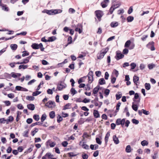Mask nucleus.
I'll return each instance as SVG.
<instances>
[{
	"label": "nucleus",
	"mask_w": 159,
	"mask_h": 159,
	"mask_svg": "<svg viewBox=\"0 0 159 159\" xmlns=\"http://www.w3.org/2000/svg\"><path fill=\"white\" fill-rule=\"evenodd\" d=\"M62 11L61 9H55L45 10L43 11V13H46L49 15H53L61 12Z\"/></svg>",
	"instance_id": "nucleus-1"
},
{
	"label": "nucleus",
	"mask_w": 159,
	"mask_h": 159,
	"mask_svg": "<svg viewBox=\"0 0 159 159\" xmlns=\"http://www.w3.org/2000/svg\"><path fill=\"white\" fill-rule=\"evenodd\" d=\"M108 48H106L102 50L101 51L100 53L98 55V59H100L103 58L105 54L108 52Z\"/></svg>",
	"instance_id": "nucleus-2"
},
{
	"label": "nucleus",
	"mask_w": 159,
	"mask_h": 159,
	"mask_svg": "<svg viewBox=\"0 0 159 159\" xmlns=\"http://www.w3.org/2000/svg\"><path fill=\"white\" fill-rule=\"evenodd\" d=\"M45 106L49 108L52 109L55 106V103L54 102L50 100L45 104Z\"/></svg>",
	"instance_id": "nucleus-3"
},
{
	"label": "nucleus",
	"mask_w": 159,
	"mask_h": 159,
	"mask_svg": "<svg viewBox=\"0 0 159 159\" xmlns=\"http://www.w3.org/2000/svg\"><path fill=\"white\" fill-rule=\"evenodd\" d=\"M66 86V85L65 83L63 82H61L58 84L57 88L59 91H61L65 88Z\"/></svg>",
	"instance_id": "nucleus-4"
},
{
	"label": "nucleus",
	"mask_w": 159,
	"mask_h": 159,
	"mask_svg": "<svg viewBox=\"0 0 159 159\" xmlns=\"http://www.w3.org/2000/svg\"><path fill=\"white\" fill-rule=\"evenodd\" d=\"M93 73L92 71H90L88 75V82L89 83H91L93 80Z\"/></svg>",
	"instance_id": "nucleus-5"
},
{
	"label": "nucleus",
	"mask_w": 159,
	"mask_h": 159,
	"mask_svg": "<svg viewBox=\"0 0 159 159\" xmlns=\"http://www.w3.org/2000/svg\"><path fill=\"white\" fill-rule=\"evenodd\" d=\"M95 13L97 18L100 21L101 18L103 15L102 11L100 10H98L95 11Z\"/></svg>",
	"instance_id": "nucleus-6"
},
{
	"label": "nucleus",
	"mask_w": 159,
	"mask_h": 159,
	"mask_svg": "<svg viewBox=\"0 0 159 159\" xmlns=\"http://www.w3.org/2000/svg\"><path fill=\"white\" fill-rule=\"evenodd\" d=\"M133 100L136 103H139L140 102V98H139L138 93H136L134 94V96L133 98Z\"/></svg>",
	"instance_id": "nucleus-7"
},
{
	"label": "nucleus",
	"mask_w": 159,
	"mask_h": 159,
	"mask_svg": "<svg viewBox=\"0 0 159 159\" xmlns=\"http://www.w3.org/2000/svg\"><path fill=\"white\" fill-rule=\"evenodd\" d=\"M124 57V55L120 52H116V55L115 57V58L117 60H118L123 58Z\"/></svg>",
	"instance_id": "nucleus-8"
},
{
	"label": "nucleus",
	"mask_w": 159,
	"mask_h": 159,
	"mask_svg": "<svg viewBox=\"0 0 159 159\" xmlns=\"http://www.w3.org/2000/svg\"><path fill=\"white\" fill-rule=\"evenodd\" d=\"M120 5V4H118L116 5H114L113 6H112L110 9V12L111 14L115 9L118 7Z\"/></svg>",
	"instance_id": "nucleus-9"
},
{
	"label": "nucleus",
	"mask_w": 159,
	"mask_h": 159,
	"mask_svg": "<svg viewBox=\"0 0 159 159\" xmlns=\"http://www.w3.org/2000/svg\"><path fill=\"white\" fill-rule=\"evenodd\" d=\"M28 108L31 111L34 110L35 109V106L34 104H30L27 105Z\"/></svg>",
	"instance_id": "nucleus-10"
},
{
	"label": "nucleus",
	"mask_w": 159,
	"mask_h": 159,
	"mask_svg": "<svg viewBox=\"0 0 159 159\" xmlns=\"http://www.w3.org/2000/svg\"><path fill=\"white\" fill-rule=\"evenodd\" d=\"M31 56H29L26 59L23 60V61L21 62L22 64H25L29 62V60L31 58Z\"/></svg>",
	"instance_id": "nucleus-11"
},
{
	"label": "nucleus",
	"mask_w": 159,
	"mask_h": 159,
	"mask_svg": "<svg viewBox=\"0 0 159 159\" xmlns=\"http://www.w3.org/2000/svg\"><path fill=\"white\" fill-rule=\"evenodd\" d=\"M113 139L114 143L116 144H117L119 143V141L116 135H114L113 136Z\"/></svg>",
	"instance_id": "nucleus-12"
},
{
	"label": "nucleus",
	"mask_w": 159,
	"mask_h": 159,
	"mask_svg": "<svg viewBox=\"0 0 159 159\" xmlns=\"http://www.w3.org/2000/svg\"><path fill=\"white\" fill-rule=\"evenodd\" d=\"M11 75L12 77L14 78H16L17 77H20L21 76V74L19 73H15L14 72H12L11 73Z\"/></svg>",
	"instance_id": "nucleus-13"
},
{
	"label": "nucleus",
	"mask_w": 159,
	"mask_h": 159,
	"mask_svg": "<svg viewBox=\"0 0 159 159\" xmlns=\"http://www.w3.org/2000/svg\"><path fill=\"white\" fill-rule=\"evenodd\" d=\"M100 87L98 85L97 86L93 89V93L94 94H96L98 93L99 90L100 89Z\"/></svg>",
	"instance_id": "nucleus-14"
},
{
	"label": "nucleus",
	"mask_w": 159,
	"mask_h": 159,
	"mask_svg": "<svg viewBox=\"0 0 159 159\" xmlns=\"http://www.w3.org/2000/svg\"><path fill=\"white\" fill-rule=\"evenodd\" d=\"M94 116L95 118H98L100 117V115L98 111L94 110L93 113Z\"/></svg>",
	"instance_id": "nucleus-15"
},
{
	"label": "nucleus",
	"mask_w": 159,
	"mask_h": 159,
	"mask_svg": "<svg viewBox=\"0 0 159 159\" xmlns=\"http://www.w3.org/2000/svg\"><path fill=\"white\" fill-rule=\"evenodd\" d=\"M139 80V77L138 76L135 75L133 77V81L135 84H137V83H138Z\"/></svg>",
	"instance_id": "nucleus-16"
},
{
	"label": "nucleus",
	"mask_w": 159,
	"mask_h": 159,
	"mask_svg": "<svg viewBox=\"0 0 159 159\" xmlns=\"http://www.w3.org/2000/svg\"><path fill=\"white\" fill-rule=\"evenodd\" d=\"M2 7V9L3 10L5 11H8L9 10V8L7 7V5H6L2 4L1 5Z\"/></svg>",
	"instance_id": "nucleus-17"
},
{
	"label": "nucleus",
	"mask_w": 159,
	"mask_h": 159,
	"mask_svg": "<svg viewBox=\"0 0 159 159\" xmlns=\"http://www.w3.org/2000/svg\"><path fill=\"white\" fill-rule=\"evenodd\" d=\"M110 25L111 27L114 28L118 25V23L117 22H112L111 23Z\"/></svg>",
	"instance_id": "nucleus-18"
},
{
	"label": "nucleus",
	"mask_w": 159,
	"mask_h": 159,
	"mask_svg": "<svg viewBox=\"0 0 159 159\" xmlns=\"http://www.w3.org/2000/svg\"><path fill=\"white\" fill-rule=\"evenodd\" d=\"M132 149L130 145H127L125 148V151L127 153H129L131 152Z\"/></svg>",
	"instance_id": "nucleus-19"
},
{
	"label": "nucleus",
	"mask_w": 159,
	"mask_h": 159,
	"mask_svg": "<svg viewBox=\"0 0 159 159\" xmlns=\"http://www.w3.org/2000/svg\"><path fill=\"white\" fill-rule=\"evenodd\" d=\"M71 108V104L68 103L65 105L63 109V110H66V109H70Z\"/></svg>",
	"instance_id": "nucleus-20"
},
{
	"label": "nucleus",
	"mask_w": 159,
	"mask_h": 159,
	"mask_svg": "<svg viewBox=\"0 0 159 159\" xmlns=\"http://www.w3.org/2000/svg\"><path fill=\"white\" fill-rule=\"evenodd\" d=\"M31 47L34 49H39L38 44L36 43L33 44L31 45Z\"/></svg>",
	"instance_id": "nucleus-21"
},
{
	"label": "nucleus",
	"mask_w": 159,
	"mask_h": 159,
	"mask_svg": "<svg viewBox=\"0 0 159 159\" xmlns=\"http://www.w3.org/2000/svg\"><path fill=\"white\" fill-rule=\"evenodd\" d=\"M49 116L51 118L53 119V118L55 116V113L54 111H52L50 112L49 114Z\"/></svg>",
	"instance_id": "nucleus-22"
},
{
	"label": "nucleus",
	"mask_w": 159,
	"mask_h": 159,
	"mask_svg": "<svg viewBox=\"0 0 159 159\" xmlns=\"http://www.w3.org/2000/svg\"><path fill=\"white\" fill-rule=\"evenodd\" d=\"M110 135V133L109 132H107L106 134L105 138V143H107V142Z\"/></svg>",
	"instance_id": "nucleus-23"
},
{
	"label": "nucleus",
	"mask_w": 159,
	"mask_h": 159,
	"mask_svg": "<svg viewBox=\"0 0 159 159\" xmlns=\"http://www.w3.org/2000/svg\"><path fill=\"white\" fill-rule=\"evenodd\" d=\"M133 109L135 111H137L138 110V106L136 104H134V102L132 103V106Z\"/></svg>",
	"instance_id": "nucleus-24"
},
{
	"label": "nucleus",
	"mask_w": 159,
	"mask_h": 159,
	"mask_svg": "<svg viewBox=\"0 0 159 159\" xmlns=\"http://www.w3.org/2000/svg\"><path fill=\"white\" fill-rule=\"evenodd\" d=\"M141 144L143 146H147L148 143L147 141L144 140L141 142Z\"/></svg>",
	"instance_id": "nucleus-25"
},
{
	"label": "nucleus",
	"mask_w": 159,
	"mask_h": 159,
	"mask_svg": "<svg viewBox=\"0 0 159 159\" xmlns=\"http://www.w3.org/2000/svg\"><path fill=\"white\" fill-rule=\"evenodd\" d=\"M82 147L83 148L86 149H89V146L87 144H85L84 142H83L82 145Z\"/></svg>",
	"instance_id": "nucleus-26"
},
{
	"label": "nucleus",
	"mask_w": 159,
	"mask_h": 159,
	"mask_svg": "<svg viewBox=\"0 0 159 159\" xmlns=\"http://www.w3.org/2000/svg\"><path fill=\"white\" fill-rule=\"evenodd\" d=\"M28 67V66L27 65H20L19 66V68H18L20 70L22 68L23 69H25L27 68Z\"/></svg>",
	"instance_id": "nucleus-27"
},
{
	"label": "nucleus",
	"mask_w": 159,
	"mask_h": 159,
	"mask_svg": "<svg viewBox=\"0 0 159 159\" xmlns=\"http://www.w3.org/2000/svg\"><path fill=\"white\" fill-rule=\"evenodd\" d=\"M131 43V41L130 40L127 41L125 43V47L126 48H128L129 46Z\"/></svg>",
	"instance_id": "nucleus-28"
},
{
	"label": "nucleus",
	"mask_w": 159,
	"mask_h": 159,
	"mask_svg": "<svg viewBox=\"0 0 159 159\" xmlns=\"http://www.w3.org/2000/svg\"><path fill=\"white\" fill-rule=\"evenodd\" d=\"M99 83L100 84H105V81L103 78H101L99 79Z\"/></svg>",
	"instance_id": "nucleus-29"
},
{
	"label": "nucleus",
	"mask_w": 159,
	"mask_h": 159,
	"mask_svg": "<svg viewBox=\"0 0 159 159\" xmlns=\"http://www.w3.org/2000/svg\"><path fill=\"white\" fill-rule=\"evenodd\" d=\"M145 87L146 89L148 90L150 89L151 86L149 84L146 83L145 84Z\"/></svg>",
	"instance_id": "nucleus-30"
},
{
	"label": "nucleus",
	"mask_w": 159,
	"mask_h": 159,
	"mask_svg": "<svg viewBox=\"0 0 159 159\" xmlns=\"http://www.w3.org/2000/svg\"><path fill=\"white\" fill-rule=\"evenodd\" d=\"M67 155L69 157H70L75 156L77 155L76 154L73 152H69L67 153Z\"/></svg>",
	"instance_id": "nucleus-31"
},
{
	"label": "nucleus",
	"mask_w": 159,
	"mask_h": 159,
	"mask_svg": "<svg viewBox=\"0 0 159 159\" xmlns=\"http://www.w3.org/2000/svg\"><path fill=\"white\" fill-rule=\"evenodd\" d=\"M17 47V46L16 44H12L11 45V49L13 50H16Z\"/></svg>",
	"instance_id": "nucleus-32"
},
{
	"label": "nucleus",
	"mask_w": 159,
	"mask_h": 159,
	"mask_svg": "<svg viewBox=\"0 0 159 159\" xmlns=\"http://www.w3.org/2000/svg\"><path fill=\"white\" fill-rule=\"evenodd\" d=\"M46 116H47L46 114H43L42 115V116L41 118V122L42 123V122L44 121V120L46 119Z\"/></svg>",
	"instance_id": "nucleus-33"
},
{
	"label": "nucleus",
	"mask_w": 159,
	"mask_h": 159,
	"mask_svg": "<svg viewBox=\"0 0 159 159\" xmlns=\"http://www.w3.org/2000/svg\"><path fill=\"white\" fill-rule=\"evenodd\" d=\"M26 99L30 101H33L34 99V98L33 96H27L26 97Z\"/></svg>",
	"instance_id": "nucleus-34"
},
{
	"label": "nucleus",
	"mask_w": 159,
	"mask_h": 159,
	"mask_svg": "<svg viewBox=\"0 0 159 159\" xmlns=\"http://www.w3.org/2000/svg\"><path fill=\"white\" fill-rule=\"evenodd\" d=\"M43 123L40 122H36L35 123L32 124L31 125V126L33 127L35 125H41Z\"/></svg>",
	"instance_id": "nucleus-35"
},
{
	"label": "nucleus",
	"mask_w": 159,
	"mask_h": 159,
	"mask_svg": "<svg viewBox=\"0 0 159 159\" xmlns=\"http://www.w3.org/2000/svg\"><path fill=\"white\" fill-rule=\"evenodd\" d=\"M134 20V17L132 16H129L127 17V20L128 22H130Z\"/></svg>",
	"instance_id": "nucleus-36"
},
{
	"label": "nucleus",
	"mask_w": 159,
	"mask_h": 159,
	"mask_svg": "<svg viewBox=\"0 0 159 159\" xmlns=\"http://www.w3.org/2000/svg\"><path fill=\"white\" fill-rule=\"evenodd\" d=\"M46 156L49 158H52L53 157V155L50 152L47 153L46 154Z\"/></svg>",
	"instance_id": "nucleus-37"
},
{
	"label": "nucleus",
	"mask_w": 159,
	"mask_h": 159,
	"mask_svg": "<svg viewBox=\"0 0 159 159\" xmlns=\"http://www.w3.org/2000/svg\"><path fill=\"white\" fill-rule=\"evenodd\" d=\"M56 39V38L54 36H52L48 38V42H52L54 41Z\"/></svg>",
	"instance_id": "nucleus-38"
},
{
	"label": "nucleus",
	"mask_w": 159,
	"mask_h": 159,
	"mask_svg": "<svg viewBox=\"0 0 159 159\" xmlns=\"http://www.w3.org/2000/svg\"><path fill=\"white\" fill-rule=\"evenodd\" d=\"M38 131V129L37 128H35L34 130L31 132V134L32 136H34L35 134L37 133Z\"/></svg>",
	"instance_id": "nucleus-39"
},
{
	"label": "nucleus",
	"mask_w": 159,
	"mask_h": 159,
	"mask_svg": "<svg viewBox=\"0 0 159 159\" xmlns=\"http://www.w3.org/2000/svg\"><path fill=\"white\" fill-rule=\"evenodd\" d=\"M70 91L71 93V94L73 95H74L75 94L77 93V91L74 88H71L70 90Z\"/></svg>",
	"instance_id": "nucleus-40"
},
{
	"label": "nucleus",
	"mask_w": 159,
	"mask_h": 159,
	"mask_svg": "<svg viewBox=\"0 0 159 159\" xmlns=\"http://www.w3.org/2000/svg\"><path fill=\"white\" fill-rule=\"evenodd\" d=\"M120 93H118L116 94V99L117 100L119 99L122 97L121 94H120Z\"/></svg>",
	"instance_id": "nucleus-41"
},
{
	"label": "nucleus",
	"mask_w": 159,
	"mask_h": 159,
	"mask_svg": "<svg viewBox=\"0 0 159 159\" xmlns=\"http://www.w3.org/2000/svg\"><path fill=\"white\" fill-rule=\"evenodd\" d=\"M34 119L36 121H38L39 120V115H35L33 116Z\"/></svg>",
	"instance_id": "nucleus-42"
},
{
	"label": "nucleus",
	"mask_w": 159,
	"mask_h": 159,
	"mask_svg": "<svg viewBox=\"0 0 159 159\" xmlns=\"http://www.w3.org/2000/svg\"><path fill=\"white\" fill-rule=\"evenodd\" d=\"M82 157L83 159H87L88 158V156L87 154L83 153L82 155Z\"/></svg>",
	"instance_id": "nucleus-43"
},
{
	"label": "nucleus",
	"mask_w": 159,
	"mask_h": 159,
	"mask_svg": "<svg viewBox=\"0 0 159 159\" xmlns=\"http://www.w3.org/2000/svg\"><path fill=\"white\" fill-rule=\"evenodd\" d=\"M86 77H84V78H81L78 81V83L79 84H80L82 82H84V78H86Z\"/></svg>",
	"instance_id": "nucleus-44"
},
{
	"label": "nucleus",
	"mask_w": 159,
	"mask_h": 159,
	"mask_svg": "<svg viewBox=\"0 0 159 159\" xmlns=\"http://www.w3.org/2000/svg\"><path fill=\"white\" fill-rule=\"evenodd\" d=\"M23 53L22 54V56L24 57L29 55V53L26 51H24L23 52Z\"/></svg>",
	"instance_id": "nucleus-45"
},
{
	"label": "nucleus",
	"mask_w": 159,
	"mask_h": 159,
	"mask_svg": "<svg viewBox=\"0 0 159 159\" xmlns=\"http://www.w3.org/2000/svg\"><path fill=\"white\" fill-rule=\"evenodd\" d=\"M96 142L99 145L102 144V141L100 140V139L98 138H96Z\"/></svg>",
	"instance_id": "nucleus-46"
},
{
	"label": "nucleus",
	"mask_w": 159,
	"mask_h": 159,
	"mask_svg": "<svg viewBox=\"0 0 159 159\" xmlns=\"http://www.w3.org/2000/svg\"><path fill=\"white\" fill-rule=\"evenodd\" d=\"M41 93V92L36 91L33 93V96H36L38 95L39 94H40Z\"/></svg>",
	"instance_id": "nucleus-47"
},
{
	"label": "nucleus",
	"mask_w": 159,
	"mask_h": 159,
	"mask_svg": "<svg viewBox=\"0 0 159 159\" xmlns=\"http://www.w3.org/2000/svg\"><path fill=\"white\" fill-rule=\"evenodd\" d=\"M62 120V118L60 115L57 117V121L58 123L60 122Z\"/></svg>",
	"instance_id": "nucleus-48"
},
{
	"label": "nucleus",
	"mask_w": 159,
	"mask_h": 159,
	"mask_svg": "<svg viewBox=\"0 0 159 159\" xmlns=\"http://www.w3.org/2000/svg\"><path fill=\"white\" fill-rule=\"evenodd\" d=\"M68 44H70L72 42V38L71 36L69 37L68 38Z\"/></svg>",
	"instance_id": "nucleus-49"
},
{
	"label": "nucleus",
	"mask_w": 159,
	"mask_h": 159,
	"mask_svg": "<svg viewBox=\"0 0 159 159\" xmlns=\"http://www.w3.org/2000/svg\"><path fill=\"white\" fill-rule=\"evenodd\" d=\"M133 11V7L132 6L130 7L128 11V13L130 14Z\"/></svg>",
	"instance_id": "nucleus-50"
},
{
	"label": "nucleus",
	"mask_w": 159,
	"mask_h": 159,
	"mask_svg": "<svg viewBox=\"0 0 159 159\" xmlns=\"http://www.w3.org/2000/svg\"><path fill=\"white\" fill-rule=\"evenodd\" d=\"M132 121L133 123L135 124H138L139 123V121L135 119H133Z\"/></svg>",
	"instance_id": "nucleus-51"
},
{
	"label": "nucleus",
	"mask_w": 159,
	"mask_h": 159,
	"mask_svg": "<svg viewBox=\"0 0 159 159\" xmlns=\"http://www.w3.org/2000/svg\"><path fill=\"white\" fill-rule=\"evenodd\" d=\"M120 105H121V103L120 102H118L116 105V110L117 111V112L119 111V109L120 107Z\"/></svg>",
	"instance_id": "nucleus-52"
},
{
	"label": "nucleus",
	"mask_w": 159,
	"mask_h": 159,
	"mask_svg": "<svg viewBox=\"0 0 159 159\" xmlns=\"http://www.w3.org/2000/svg\"><path fill=\"white\" fill-rule=\"evenodd\" d=\"M141 111L144 114L146 115H148L149 114V112L148 111H146V110L143 109Z\"/></svg>",
	"instance_id": "nucleus-53"
},
{
	"label": "nucleus",
	"mask_w": 159,
	"mask_h": 159,
	"mask_svg": "<svg viewBox=\"0 0 159 159\" xmlns=\"http://www.w3.org/2000/svg\"><path fill=\"white\" fill-rule=\"evenodd\" d=\"M129 52V50L127 48L124 49L123 51V53L125 54H127Z\"/></svg>",
	"instance_id": "nucleus-54"
},
{
	"label": "nucleus",
	"mask_w": 159,
	"mask_h": 159,
	"mask_svg": "<svg viewBox=\"0 0 159 159\" xmlns=\"http://www.w3.org/2000/svg\"><path fill=\"white\" fill-rule=\"evenodd\" d=\"M68 144V143L66 141H64L62 143V145L64 147H66L67 146Z\"/></svg>",
	"instance_id": "nucleus-55"
},
{
	"label": "nucleus",
	"mask_w": 159,
	"mask_h": 159,
	"mask_svg": "<svg viewBox=\"0 0 159 159\" xmlns=\"http://www.w3.org/2000/svg\"><path fill=\"white\" fill-rule=\"evenodd\" d=\"M12 150V148L11 147H9L7 150V153H10L11 152Z\"/></svg>",
	"instance_id": "nucleus-56"
},
{
	"label": "nucleus",
	"mask_w": 159,
	"mask_h": 159,
	"mask_svg": "<svg viewBox=\"0 0 159 159\" xmlns=\"http://www.w3.org/2000/svg\"><path fill=\"white\" fill-rule=\"evenodd\" d=\"M130 66L131 67V69H134L136 66V64L134 63H132L130 64Z\"/></svg>",
	"instance_id": "nucleus-57"
},
{
	"label": "nucleus",
	"mask_w": 159,
	"mask_h": 159,
	"mask_svg": "<svg viewBox=\"0 0 159 159\" xmlns=\"http://www.w3.org/2000/svg\"><path fill=\"white\" fill-rule=\"evenodd\" d=\"M98 154H99L98 151V150L94 152L93 154V156L95 157H96L98 156Z\"/></svg>",
	"instance_id": "nucleus-58"
},
{
	"label": "nucleus",
	"mask_w": 159,
	"mask_h": 159,
	"mask_svg": "<svg viewBox=\"0 0 159 159\" xmlns=\"http://www.w3.org/2000/svg\"><path fill=\"white\" fill-rule=\"evenodd\" d=\"M8 120L10 122H12L14 120L13 117L12 116H10L8 117Z\"/></svg>",
	"instance_id": "nucleus-59"
},
{
	"label": "nucleus",
	"mask_w": 159,
	"mask_h": 159,
	"mask_svg": "<svg viewBox=\"0 0 159 159\" xmlns=\"http://www.w3.org/2000/svg\"><path fill=\"white\" fill-rule=\"evenodd\" d=\"M56 145V143L54 142H51L49 143V146L50 147L53 148Z\"/></svg>",
	"instance_id": "nucleus-60"
},
{
	"label": "nucleus",
	"mask_w": 159,
	"mask_h": 159,
	"mask_svg": "<svg viewBox=\"0 0 159 159\" xmlns=\"http://www.w3.org/2000/svg\"><path fill=\"white\" fill-rule=\"evenodd\" d=\"M95 74L97 76L99 77L101 75V73L100 71H96L95 72Z\"/></svg>",
	"instance_id": "nucleus-61"
},
{
	"label": "nucleus",
	"mask_w": 159,
	"mask_h": 159,
	"mask_svg": "<svg viewBox=\"0 0 159 159\" xmlns=\"http://www.w3.org/2000/svg\"><path fill=\"white\" fill-rule=\"evenodd\" d=\"M18 108L19 109H22L24 108V107L22 104H20L18 105L17 106Z\"/></svg>",
	"instance_id": "nucleus-62"
},
{
	"label": "nucleus",
	"mask_w": 159,
	"mask_h": 159,
	"mask_svg": "<svg viewBox=\"0 0 159 159\" xmlns=\"http://www.w3.org/2000/svg\"><path fill=\"white\" fill-rule=\"evenodd\" d=\"M69 12L70 13H73L75 12V11L74 9L70 8L69 9Z\"/></svg>",
	"instance_id": "nucleus-63"
},
{
	"label": "nucleus",
	"mask_w": 159,
	"mask_h": 159,
	"mask_svg": "<svg viewBox=\"0 0 159 159\" xmlns=\"http://www.w3.org/2000/svg\"><path fill=\"white\" fill-rule=\"evenodd\" d=\"M154 65L152 64H149L148 65V67L150 69H152L154 67Z\"/></svg>",
	"instance_id": "nucleus-64"
}]
</instances>
